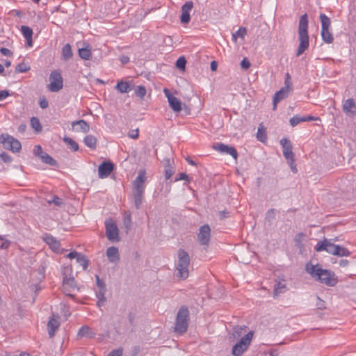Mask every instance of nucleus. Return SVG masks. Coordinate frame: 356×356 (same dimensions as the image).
Listing matches in <instances>:
<instances>
[{
    "mask_svg": "<svg viewBox=\"0 0 356 356\" xmlns=\"http://www.w3.org/2000/svg\"><path fill=\"white\" fill-rule=\"evenodd\" d=\"M306 271L316 280L327 286H334L337 283V277L331 270L323 269L321 265L309 263L305 267Z\"/></svg>",
    "mask_w": 356,
    "mask_h": 356,
    "instance_id": "1",
    "label": "nucleus"
},
{
    "mask_svg": "<svg viewBox=\"0 0 356 356\" xmlns=\"http://www.w3.org/2000/svg\"><path fill=\"white\" fill-rule=\"evenodd\" d=\"M298 40L299 45L297 49L296 56H300L309 46V38L308 34V18L307 15H302L298 24Z\"/></svg>",
    "mask_w": 356,
    "mask_h": 356,
    "instance_id": "2",
    "label": "nucleus"
},
{
    "mask_svg": "<svg viewBox=\"0 0 356 356\" xmlns=\"http://www.w3.org/2000/svg\"><path fill=\"white\" fill-rule=\"evenodd\" d=\"M190 265V257L187 252L183 250L178 252V261L177 269L178 277L181 279H186L188 277V267Z\"/></svg>",
    "mask_w": 356,
    "mask_h": 356,
    "instance_id": "3",
    "label": "nucleus"
},
{
    "mask_svg": "<svg viewBox=\"0 0 356 356\" xmlns=\"http://www.w3.org/2000/svg\"><path fill=\"white\" fill-rule=\"evenodd\" d=\"M321 22V37L324 42L332 44L334 41V36L330 30V19L325 14L322 13L319 16Z\"/></svg>",
    "mask_w": 356,
    "mask_h": 356,
    "instance_id": "4",
    "label": "nucleus"
},
{
    "mask_svg": "<svg viewBox=\"0 0 356 356\" xmlns=\"http://www.w3.org/2000/svg\"><path fill=\"white\" fill-rule=\"evenodd\" d=\"M147 179L146 172L145 170H140L138 172V175L134 181L133 193L136 200V202H140L145 191V182Z\"/></svg>",
    "mask_w": 356,
    "mask_h": 356,
    "instance_id": "5",
    "label": "nucleus"
},
{
    "mask_svg": "<svg viewBox=\"0 0 356 356\" xmlns=\"http://www.w3.org/2000/svg\"><path fill=\"white\" fill-rule=\"evenodd\" d=\"M188 310L187 308L181 307L177 316L175 330L180 334L184 333L188 329Z\"/></svg>",
    "mask_w": 356,
    "mask_h": 356,
    "instance_id": "6",
    "label": "nucleus"
},
{
    "mask_svg": "<svg viewBox=\"0 0 356 356\" xmlns=\"http://www.w3.org/2000/svg\"><path fill=\"white\" fill-rule=\"evenodd\" d=\"M254 332L252 331L247 333L242 339L235 344L232 349V354L234 356H241L248 349L253 338Z\"/></svg>",
    "mask_w": 356,
    "mask_h": 356,
    "instance_id": "7",
    "label": "nucleus"
},
{
    "mask_svg": "<svg viewBox=\"0 0 356 356\" xmlns=\"http://www.w3.org/2000/svg\"><path fill=\"white\" fill-rule=\"evenodd\" d=\"M63 87V79L60 72L54 70L49 76V83L47 88L51 92H58Z\"/></svg>",
    "mask_w": 356,
    "mask_h": 356,
    "instance_id": "8",
    "label": "nucleus"
},
{
    "mask_svg": "<svg viewBox=\"0 0 356 356\" xmlns=\"http://www.w3.org/2000/svg\"><path fill=\"white\" fill-rule=\"evenodd\" d=\"M0 143L3 145L5 148L13 152H18L22 147L21 143L17 139L8 134L0 136Z\"/></svg>",
    "mask_w": 356,
    "mask_h": 356,
    "instance_id": "9",
    "label": "nucleus"
},
{
    "mask_svg": "<svg viewBox=\"0 0 356 356\" xmlns=\"http://www.w3.org/2000/svg\"><path fill=\"white\" fill-rule=\"evenodd\" d=\"M212 149L220 153L229 154L235 160L237 159L238 153L234 147L227 145L222 143H216L212 145Z\"/></svg>",
    "mask_w": 356,
    "mask_h": 356,
    "instance_id": "10",
    "label": "nucleus"
},
{
    "mask_svg": "<svg viewBox=\"0 0 356 356\" xmlns=\"http://www.w3.org/2000/svg\"><path fill=\"white\" fill-rule=\"evenodd\" d=\"M336 248L337 245L331 243L327 239H324L316 245L315 250L317 252L326 251L332 255H336Z\"/></svg>",
    "mask_w": 356,
    "mask_h": 356,
    "instance_id": "11",
    "label": "nucleus"
},
{
    "mask_svg": "<svg viewBox=\"0 0 356 356\" xmlns=\"http://www.w3.org/2000/svg\"><path fill=\"white\" fill-rule=\"evenodd\" d=\"M163 92L168 99L170 106L175 112H180L181 111V101L173 96L170 91L168 88L163 89Z\"/></svg>",
    "mask_w": 356,
    "mask_h": 356,
    "instance_id": "12",
    "label": "nucleus"
},
{
    "mask_svg": "<svg viewBox=\"0 0 356 356\" xmlns=\"http://www.w3.org/2000/svg\"><path fill=\"white\" fill-rule=\"evenodd\" d=\"M280 144L283 148V155L288 160L291 161V164H293L294 155L292 152V145L290 140L286 138H282L280 140Z\"/></svg>",
    "mask_w": 356,
    "mask_h": 356,
    "instance_id": "13",
    "label": "nucleus"
},
{
    "mask_svg": "<svg viewBox=\"0 0 356 356\" xmlns=\"http://www.w3.org/2000/svg\"><path fill=\"white\" fill-rule=\"evenodd\" d=\"M114 170V165L111 161H104L99 165L98 176L100 179L107 178Z\"/></svg>",
    "mask_w": 356,
    "mask_h": 356,
    "instance_id": "14",
    "label": "nucleus"
},
{
    "mask_svg": "<svg viewBox=\"0 0 356 356\" xmlns=\"http://www.w3.org/2000/svg\"><path fill=\"white\" fill-rule=\"evenodd\" d=\"M106 234L109 240H118V229L112 220L106 221Z\"/></svg>",
    "mask_w": 356,
    "mask_h": 356,
    "instance_id": "15",
    "label": "nucleus"
},
{
    "mask_svg": "<svg viewBox=\"0 0 356 356\" xmlns=\"http://www.w3.org/2000/svg\"><path fill=\"white\" fill-rule=\"evenodd\" d=\"M211 235V229L209 225H205L200 227V232L197 234L198 241L202 245H206L209 243Z\"/></svg>",
    "mask_w": 356,
    "mask_h": 356,
    "instance_id": "16",
    "label": "nucleus"
},
{
    "mask_svg": "<svg viewBox=\"0 0 356 356\" xmlns=\"http://www.w3.org/2000/svg\"><path fill=\"white\" fill-rule=\"evenodd\" d=\"M291 90L292 88H289L288 86L283 87L275 94L273 97V110L276 109L278 102L288 97Z\"/></svg>",
    "mask_w": 356,
    "mask_h": 356,
    "instance_id": "17",
    "label": "nucleus"
},
{
    "mask_svg": "<svg viewBox=\"0 0 356 356\" xmlns=\"http://www.w3.org/2000/svg\"><path fill=\"white\" fill-rule=\"evenodd\" d=\"M193 7L192 1L186 2L181 8V22L183 24H188L191 20L190 12Z\"/></svg>",
    "mask_w": 356,
    "mask_h": 356,
    "instance_id": "18",
    "label": "nucleus"
},
{
    "mask_svg": "<svg viewBox=\"0 0 356 356\" xmlns=\"http://www.w3.org/2000/svg\"><path fill=\"white\" fill-rule=\"evenodd\" d=\"M44 241L48 244L49 248L55 252H61L60 243L55 238L49 234H45L43 236Z\"/></svg>",
    "mask_w": 356,
    "mask_h": 356,
    "instance_id": "19",
    "label": "nucleus"
},
{
    "mask_svg": "<svg viewBox=\"0 0 356 356\" xmlns=\"http://www.w3.org/2000/svg\"><path fill=\"white\" fill-rule=\"evenodd\" d=\"M343 112L348 115L353 117L356 113V104L353 99H346L342 106Z\"/></svg>",
    "mask_w": 356,
    "mask_h": 356,
    "instance_id": "20",
    "label": "nucleus"
},
{
    "mask_svg": "<svg viewBox=\"0 0 356 356\" xmlns=\"http://www.w3.org/2000/svg\"><path fill=\"white\" fill-rule=\"evenodd\" d=\"M313 120H320L319 118L307 115L304 117H300L298 115H295L290 119V124L292 127H295L300 122H309Z\"/></svg>",
    "mask_w": 356,
    "mask_h": 356,
    "instance_id": "21",
    "label": "nucleus"
},
{
    "mask_svg": "<svg viewBox=\"0 0 356 356\" xmlns=\"http://www.w3.org/2000/svg\"><path fill=\"white\" fill-rule=\"evenodd\" d=\"M60 325V322L57 318L52 316L49 320L47 327H48V333L50 337H53L55 334L56 330L58 328Z\"/></svg>",
    "mask_w": 356,
    "mask_h": 356,
    "instance_id": "22",
    "label": "nucleus"
},
{
    "mask_svg": "<svg viewBox=\"0 0 356 356\" xmlns=\"http://www.w3.org/2000/svg\"><path fill=\"white\" fill-rule=\"evenodd\" d=\"M108 259L111 262H115L119 260L118 249L115 247H110L106 250Z\"/></svg>",
    "mask_w": 356,
    "mask_h": 356,
    "instance_id": "23",
    "label": "nucleus"
},
{
    "mask_svg": "<svg viewBox=\"0 0 356 356\" xmlns=\"http://www.w3.org/2000/svg\"><path fill=\"white\" fill-rule=\"evenodd\" d=\"M63 291L67 295H70V291L71 289H74V280L72 277L63 279Z\"/></svg>",
    "mask_w": 356,
    "mask_h": 356,
    "instance_id": "24",
    "label": "nucleus"
},
{
    "mask_svg": "<svg viewBox=\"0 0 356 356\" xmlns=\"http://www.w3.org/2000/svg\"><path fill=\"white\" fill-rule=\"evenodd\" d=\"M115 89L121 93H126L131 90V87L128 82L119 81L115 86Z\"/></svg>",
    "mask_w": 356,
    "mask_h": 356,
    "instance_id": "25",
    "label": "nucleus"
},
{
    "mask_svg": "<svg viewBox=\"0 0 356 356\" xmlns=\"http://www.w3.org/2000/svg\"><path fill=\"white\" fill-rule=\"evenodd\" d=\"M97 140L96 137L92 135H88L84 138L85 145L91 149H95L97 147Z\"/></svg>",
    "mask_w": 356,
    "mask_h": 356,
    "instance_id": "26",
    "label": "nucleus"
},
{
    "mask_svg": "<svg viewBox=\"0 0 356 356\" xmlns=\"http://www.w3.org/2000/svg\"><path fill=\"white\" fill-rule=\"evenodd\" d=\"M75 125L79 126V130L81 131L84 133L88 132L90 129V127H89L88 124L83 120H80L74 122L72 123V126H75Z\"/></svg>",
    "mask_w": 356,
    "mask_h": 356,
    "instance_id": "27",
    "label": "nucleus"
},
{
    "mask_svg": "<svg viewBox=\"0 0 356 356\" xmlns=\"http://www.w3.org/2000/svg\"><path fill=\"white\" fill-rule=\"evenodd\" d=\"M63 141L74 152L78 151L79 146V144L72 138L65 136Z\"/></svg>",
    "mask_w": 356,
    "mask_h": 356,
    "instance_id": "28",
    "label": "nucleus"
},
{
    "mask_svg": "<svg viewBox=\"0 0 356 356\" xmlns=\"http://www.w3.org/2000/svg\"><path fill=\"white\" fill-rule=\"evenodd\" d=\"M31 126L36 133L41 132L42 127L38 118L33 117L31 118Z\"/></svg>",
    "mask_w": 356,
    "mask_h": 356,
    "instance_id": "29",
    "label": "nucleus"
},
{
    "mask_svg": "<svg viewBox=\"0 0 356 356\" xmlns=\"http://www.w3.org/2000/svg\"><path fill=\"white\" fill-rule=\"evenodd\" d=\"M336 252V255L339 257H348L350 255V252L347 248L339 245H337Z\"/></svg>",
    "mask_w": 356,
    "mask_h": 356,
    "instance_id": "30",
    "label": "nucleus"
},
{
    "mask_svg": "<svg viewBox=\"0 0 356 356\" xmlns=\"http://www.w3.org/2000/svg\"><path fill=\"white\" fill-rule=\"evenodd\" d=\"M62 55L65 59H69L72 56V51L71 46L69 44H66L62 49Z\"/></svg>",
    "mask_w": 356,
    "mask_h": 356,
    "instance_id": "31",
    "label": "nucleus"
},
{
    "mask_svg": "<svg viewBox=\"0 0 356 356\" xmlns=\"http://www.w3.org/2000/svg\"><path fill=\"white\" fill-rule=\"evenodd\" d=\"M246 34V29L245 27H241L236 33L233 34V40L235 42L236 41L237 38H241L242 40H243Z\"/></svg>",
    "mask_w": 356,
    "mask_h": 356,
    "instance_id": "32",
    "label": "nucleus"
},
{
    "mask_svg": "<svg viewBox=\"0 0 356 356\" xmlns=\"http://www.w3.org/2000/svg\"><path fill=\"white\" fill-rule=\"evenodd\" d=\"M257 138L259 140H260L261 142H265L267 139L265 129H264V127L262 126V124H260L258 128Z\"/></svg>",
    "mask_w": 356,
    "mask_h": 356,
    "instance_id": "33",
    "label": "nucleus"
},
{
    "mask_svg": "<svg viewBox=\"0 0 356 356\" xmlns=\"http://www.w3.org/2000/svg\"><path fill=\"white\" fill-rule=\"evenodd\" d=\"M79 56L84 60H89L91 57V51L88 48H82L79 50Z\"/></svg>",
    "mask_w": 356,
    "mask_h": 356,
    "instance_id": "34",
    "label": "nucleus"
},
{
    "mask_svg": "<svg viewBox=\"0 0 356 356\" xmlns=\"http://www.w3.org/2000/svg\"><path fill=\"white\" fill-rule=\"evenodd\" d=\"M30 69H31V67H30L29 65L23 62V63H19L16 66L15 71L18 73H23V72H26L29 71Z\"/></svg>",
    "mask_w": 356,
    "mask_h": 356,
    "instance_id": "35",
    "label": "nucleus"
},
{
    "mask_svg": "<svg viewBox=\"0 0 356 356\" xmlns=\"http://www.w3.org/2000/svg\"><path fill=\"white\" fill-rule=\"evenodd\" d=\"M21 31L26 39H31L33 36V30L27 26H22Z\"/></svg>",
    "mask_w": 356,
    "mask_h": 356,
    "instance_id": "36",
    "label": "nucleus"
},
{
    "mask_svg": "<svg viewBox=\"0 0 356 356\" xmlns=\"http://www.w3.org/2000/svg\"><path fill=\"white\" fill-rule=\"evenodd\" d=\"M76 262L82 266L83 270H86L88 266V260L86 259L85 256L80 254L79 257L77 258Z\"/></svg>",
    "mask_w": 356,
    "mask_h": 356,
    "instance_id": "37",
    "label": "nucleus"
},
{
    "mask_svg": "<svg viewBox=\"0 0 356 356\" xmlns=\"http://www.w3.org/2000/svg\"><path fill=\"white\" fill-rule=\"evenodd\" d=\"M286 289V285L283 282H277L274 289L275 295H278L279 293H282Z\"/></svg>",
    "mask_w": 356,
    "mask_h": 356,
    "instance_id": "38",
    "label": "nucleus"
},
{
    "mask_svg": "<svg viewBox=\"0 0 356 356\" xmlns=\"http://www.w3.org/2000/svg\"><path fill=\"white\" fill-rule=\"evenodd\" d=\"M304 238H305V234L303 233H298L296 237H295V242H296V245L300 248H302L303 247V245H302V241L304 240Z\"/></svg>",
    "mask_w": 356,
    "mask_h": 356,
    "instance_id": "39",
    "label": "nucleus"
},
{
    "mask_svg": "<svg viewBox=\"0 0 356 356\" xmlns=\"http://www.w3.org/2000/svg\"><path fill=\"white\" fill-rule=\"evenodd\" d=\"M40 158L43 162L49 165H54L56 163L54 159L47 153L40 155Z\"/></svg>",
    "mask_w": 356,
    "mask_h": 356,
    "instance_id": "40",
    "label": "nucleus"
},
{
    "mask_svg": "<svg viewBox=\"0 0 356 356\" xmlns=\"http://www.w3.org/2000/svg\"><path fill=\"white\" fill-rule=\"evenodd\" d=\"M135 94L140 98H143L146 95V89L143 86H138L135 90Z\"/></svg>",
    "mask_w": 356,
    "mask_h": 356,
    "instance_id": "41",
    "label": "nucleus"
},
{
    "mask_svg": "<svg viewBox=\"0 0 356 356\" xmlns=\"http://www.w3.org/2000/svg\"><path fill=\"white\" fill-rule=\"evenodd\" d=\"M90 328L88 327H82L79 332L78 335L80 337H88L91 334Z\"/></svg>",
    "mask_w": 356,
    "mask_h": 356,
    "instance_id": "42",
    "label": "nucleus"
},
{
    "mask_svg": "<svg viewBox=\"0 0 356 356\" xmlns=\"http://www.w3.org/2000/svg\"><path fill=\"white\" fill-rule=\"evenodd\" d=\"M186 60L184 56L179 57L177 62H176V66L177 68L180 70H184L186 66Z\"/></svg>",
    "mask_w": 356,
    "mask_h": 356,
    "instance_id": "43",
    "label": "nucleus"
},
{
    "mask_svg": "<svg viewBox=\"0 0 356 356\" xmlns=\"http://www.w3.org/2000/svg\"><path fill=\"white\" fill-rule=\"evenodd\" d=\"M129 138L133 139H138L139 137V130L138 129H133L129 131L128 134Z\"/></svg>",
    "mask_w": 356,
    "mask_h": 356,
    "instance_id": "44",
    "label": "nucleus"
},
{
    "mask_svg": "<svg viewBox=\"0 0 356 356\" xmlns=\"http://www.w3.org/2000/svg\"><path fill=\"white\" fill-rule=\"evenodd\" d=\"M33 153L35 155L40 157V155H42L44 152H43L42 147L38 145L34 147Z\"/></svg>",
    "mask_w": 356,
    "mask_h": 356,
    "instance_id": "45",
    "label": "nucleus"
},
{
    "mask_svg": "<svg viewBox=\"0 0 356 356\" xmlns=\"http://www.w3.org/2000/svg\"><path fill=\"white\" fill-rule=\"evenodd\" d=\"M173 174V170L171 167L168 166L165 170V177L166 179H169Z\"/></svg>",
    "mask_w": 356,
    "mask_h": 356,
    "instance_id": "46",
    "label": "nucleus"
},
{
    "mask_svg": "<svg viewBox=\"0 0 356 356\" xmlns=\"http://www.w3.org/2000/svg\"><path fill=\"white\" fill-rule=\"evenodd\" d=\"M241 66L243 69H248L250 67V63L246 58H245L242 60Z\"/></svg>",
    "mask_w": 356,
    "mask_h": 356,
    "instance_id": "47",
    "label": "nucleus"
},
{
    "mask_svg": "<svg viewBox=\"0 0 356 356\" xmlns=\"http://www.w3.org/2000/svg\"><path fill=\"white\" fill-rule=\"evenodd\" d=\"M0 52L4 55V56H13V53L12 51L8 49V48H6V47H2L0 49Z\"/></svg>",
    "mask_w": 356,
    "mask_h": 356,
    "instance_id": "48",
    "label": "nucleus"
},
{
    "mask_svg": "<svg viewBox=\"0 0 356 356\" xmlns=\"http://www.w3.org/2000/svg\"><path fill=\"white\" fill-rule=\"evenodd\" d=\"M122 349L118 348L117 350L111 351L108 356H122Z\"/></svg>",
    "mask_w": 356,
    "mask_h": 356,
    "instance_id": "49",
    "label": "nucleus"
},
{
    "mask_svg": "<svg viewBox=\"0 0 356 356\" xmlns=\"http://www.w3.org/2000/svg\"><path fill=\"white\" fill-rule=\"evenodd\" d=\"M49 103L47 100L45 99V97H42L40 99V106L42 108H46L48 107Z\"/></svg>",
    "mask_w": 356,
    "mask_h": 356,
    "instance_id": "50",
    "label": "nucleus"
},
{
    "mask_svg": "<svg viewBox=\"0 0 356 356\" xmlns=\"http://www.w3.org/2000/svg\"><path fill=\"white\" fill-rule=\"evenodd\" d=\"M79 255H80L79 253H78L76 251H73V252H71L69 254H67V257L70 259H76V260H77V258L79 257Z\"/></svg>",
    "mask_w": 356,
    "mask_h": 356,
    "instance_id": "51",
    "label": "nucleus"
},
{
    "mask_svg": "<svg viewBox=\"0 0 356 356\" xmlns=\"http://www.w3.org/2000/svg\"><path fill=\"white\" fill-rule=\"evenodd\" d=\"M284 84H285L284 87L288 86L289 88H291V76L289 73H286V74Z\"/></svg>",
    "mask_w": 356,
    "mask_h": 356,
    "instance_id": "52",
    "label": "nucleus"
},
{
    "mask_svg": "<svg viewBox=\"0 0 356 356\" xmlns=\"http://www.w3.org/2000/svg\"><path fill=\"white\" fill-rule=\"evenodd\" d=\"M10 95L8 90H0V101H2L7 98Z\"/></svg>",
    "mask_w": 356,
    "mask_h": 356,
    "instance_id": "53",
    "label": "nucleus"
},
{
    "mask_svg": "<svg viewBox=\"0 0 356 356\" xmlns=\"http://www.w3.org/2000/svg\"><path fill=\"white\" fill-rule=\"evenodd\" d=\"M9 245L10 243L8 241L0 238V248L6 249L9 247Z\"/></svg>",
    "mask_w": 356,
    "mask_h": 356,
    "instance_id": "54",
    "label": "nucleus"
},
{
    "mask_svg": "<svg viewBox=\"0 0 356 356\" xmlns=\"http://www.w3.org/2000/svg\"><path fill=\"white\" fill-rule=\"evenodd\" d=\"M186 180L188 181V176L186 173H180L179 177L176 178L175 181Z\"/></svg>",
    "mask_w": 356,
    "mask_h": 356,
    "instance_id": "55",
    "label": "nucleus"
},
{
    "mask_svg": "<svg viewBox=\"0 0 356 356\" xmlns=\"http://www.w3.org/2000/svg\"><path fill=\"white\" fill-rule=\"evenodd\" d=\"M0 156L2 158V159L5 161V162H10L12 159L10 156H8L7 154H5V153H3L0 155Z\"/></svg>",
    "mask_w": 356,
    "mask_h": 356,
    "instance_id": "56",
    "label": "nucleus"
},
{
    "mask_svg": "<svg viewBox=\"0 0 356 356\" xmlns=\"http://www.w3.org/2000/svg\"><path fill=\"white\" fill-rule=\"evenodd\" d=\"M11 13L18 17H21L22 15V12L19 10H11Z\"/></svg>",
    "mask_w": 356,
    "mask_h": 356,
    "instance_id": "57",
    "label": "nucleus"
},
{
    "mask_svg": "<svg viewBox=\"0 0 356 356\" xmlns=\"http://www.w3.org/2000/svg\"><path fill=\"white\" fill-rule=\"evenodd\" d=\"M211 69L212 71H216L217 69V63L216 61H212L211 63Z\"/></svg>",
    "mask_w": 356,
    "mask_h": 356,
    "instance_id": "58",
    "label": "nucleus"
},
{
    "mask_svg": "<svg viewBox=\"0 0 356 356\" xmlns=\"http://www.w3.org/2000/svg\"><path fill=\"white\" fill-rule=\"evenodd\" d=\"M26 125H25V124H21V125L19 127L18 130H19V131H20V132H24V131H25V130H26Z\"/></svg>",
    "mask_w": 356,
    "mask_h": 356,
    "instance_id": "59",
    "label": "nucleus"
},
{
    "mask_svg": "<svg viewBox=\"0 0 356 356\" xmlns=\"http://www.w3.org/2000/svg\"><path fill=\"white\" fill-rule=\"evenodd\" d=\"M348 261H347V260H343H343H341L340 261V266H343V267L346 266L348 265Z\"/></svg>",
    "mask_w": 356,
    "mask_h": 356,
    "instance_id": "60",
    "label": "nucleus"
},
{
    "mask_svg": "<svg viewBox=\"0 0 356 356\" xmlns=\"http://www.w3.org/2000/svg\"><path fill=\"white\" fill-rule=\"evenodd\" d=\"M104 301H105L104 298H99V301L97 302V305L99 307H101L104 303Z\"/></svg>",
    "mask_w": 356,
    "mask_h": 356,
    "instance_id": "61",
    "label": "nucleus"
},
{
    "mask_svg": "<svg viewBox=\"0 0 356 356\" xmlns=\"http://www.w3.org/2000/svg\"><path fill=\"white\" fill-rule=\"evenodd\" d=\"M290 166L291 168V170L293 172H297V168H296L295 163H293V165L291 164V161H289Z\"/></svg>",
    "mask_w": 356,
    "mask_h": 356,
    "instance_id": "62",
    "label": "nucleus"
},
{
    "mask_svg": "<svg viewBox=\"0 0 356 356\" xmlns=\"http://www.w3.org/2000/svg\"><path fill=\"white\" fill-rule=\"evenodd\" d=\"M97 278V285L99 286V287L100 288H102L103 287V284L102 283V282L100 281L99 278V276H97L96 277Z\"/></svg>",
    "mask_w": 356,
    "mask_h": 356,
    "instance_id": "63",
    "label": "nucleus"
},
{
    "mask_svg": "<svg viewBox=\"0 0 356 356\" xmlns=\"http://www.w3.org/2000/svg\"><path fill=\"white\" fill-rule=\"evenodd\" d=\"M26 42H27V44L29 45V47H32L33 46V40L32 38L30 39H26Z\"/></svg>",
    "mask_w": 356,
    "mask_h": 356,
    "instance_id": "64",
    "label": "nucleus"
}]
</instances>
